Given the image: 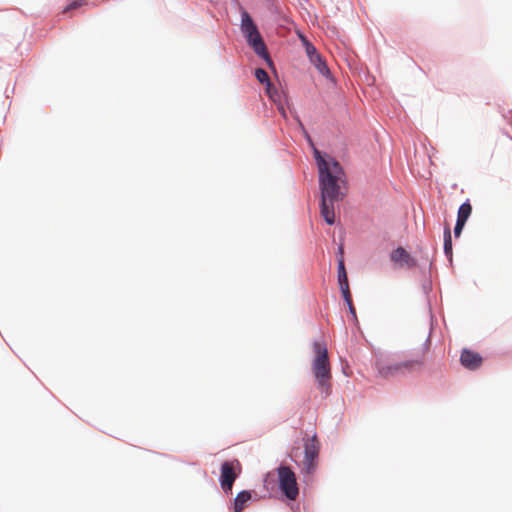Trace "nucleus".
<instances>
[{
    "label": "nucleus",
    "instance_id": "nucleus-1",
    "mask_svg": "<svg viewBox=\"0 0 512 512\" xmlns=\"http://www.w3.org/2000/svg\"><path fill=\"white\" fill-rule=\"evenodd\" d=\"M315 158L319 170V185L321 198L329 199L330 202H339L345 196L343 191L345 185V173L343 168L333 158L325 159L315 149Z\"/></svg>",
    "mask_w": 512,
    "mask_h": 512
},
{
    "label": "nucleus",
    "instance_id": "nucleus-2",
    "mask_svg": "<svg viewBox=\"0 0 512 512\" xmlns=\"http://www.w3.org/2000/svg\"><path fill=\"white\" fill-rule=\"evenodd\" d=\"M427 351L428 345L424 344L423 347L415 352L411 357L404 359L395 360L377 357L375 361L377 375L383 379H391L419 372L425 365Z\"/></svg>",
    "mask_w": 512,
    "mask_h": 512
},
{
    "label": "nucleus",
    "instance_id": "nucleus-3",
    "mask_svg": "<svg viewBox=\"0 0 512 512\" xmlns=\"http://www.w3.org/2000/svg\"><path fill=\"white\" fill-rule=\"evenodd\" d=\"M314 358L311 363L312 372L317 383L318 389L325 397L330 395L331 385V365L328 357L327 346L323 342H314L312 345Z\"/></svg>",
    "mask_w": 512,
    "mask_h": 512
},
{
    "label": "nucleus",
    "instance_id": "nucleus-4",
    "mask_svg": "<svg viewBox=\"0 0 512 512\" xmlns=\"http://www.w3.org/2000/svg\"><path fill=\"white\" fill-rule=\"evenodd\" d=\"M241 30L246 37L248 44L253 48L255 53L258 56L269 60L266 45L257 29V26L246 11L242 12Z\"/></svg>",
    "mask_w": 512,
    "mask_h": 512
},
{
    "label": "nucleus",
    "instance_id": "nucleus-5",
    "mask_svg": "<svg viewBox=\"0 0 512 512\" xmlns=\"http://www.w3.org/2000/svg\"><path fill=\"white\" fill-rule=\"evenodd\" d=\"M277 473L281 491L289 500H296L299 495V488L295 473L288 466L278 467Z\"/></svg>",
    "mask_w": 512,
    "mask_h": 512
},
{
    "label": "nucleus",
    "instance_id": "nucleus-6",
    "mask_svg": "<svg viewBox=\"0 0 512 512\" xmlns=\"http://www.w3.org/2000/svg\"><path fill=\"white\" fill-rule=\"evenodd\" d=\"M320 444L317 437L307 439L304 444V460L302 463V472L305 474H312L317 466V459L319 455Z\"/></svg>",
    "mask_w": 512,
    "mask_h": 512
},
{
    "label": "nucleus",
    "instance_id": "nucleus-7",
    "mask_svg": "<svg viewBox=\"0 0 512 512\" xmlns=\"http://www.w3.org/2000/svg\"><path fill=\"white\" fill-rule=\"evenodd\" d=\"M241 467L238 460L225 461L221 465V487L224 492L230 493L232 491L233 484L240 473Z\"/></svg>",
    "mask_w": 512,
    "mask_h": 512
},
{
    "label": "nucleus",
    "instance_id": "nucleus-8",
    "mask_svg": "<svg viewBox=\"0 0 512 512\" xmlns=\"http://www.w3.org/2000/svg\"><path fill=\"white\" fill-rule=\"evenodd\" d=\"M391 261L400 268H413L416 266V260L402 247H398L391 253Z\"/></svg>",
    "mask_w": 512,
    "mask_h": 512
},
{
    "label": "nucleus",
    "instance_id": "nucleus-9",
    "mask_svg": "<svg viewBox=\"0 0 512 512\" xmlns=\"http://www.w3.org/2000/svg\"><path fill=\"white\" fill-rule=\"evenodd\" d=\"M460 362L465 368L475 370L481 366L482 357L476 352L464 349L460 356Z\"/></svg>",
    "mask_w": 512,
    "mask_h": 512
},
{
    "label": "nucleus",
    "instance_id": "nucleus-10",
    "mask_svg": "<svg viewBox=\"0 0 512 512\" xmlns=\"http://www.w3.org/2000/svg\"><path fill=\"white\" fill-rule=\"evenodd\" d=\"M329 199L321 198V215L327 224L333 225L335 223L334 204Z\"/></svg>",
    "mask_w": 512,
    "mask_h": 512
},
{
    "label": "nucleus",
    "instance_id": "nucleus-11",
    "mask_svg": "<svg viewBox=\"0 0 512 512\" xmlns=\"http://www.w3.org/2000/svg\"><path fill=\"white\" fill-rule=\"evenodd\" d=\"M251 500V493L249 491H241L237 494L234 499V512H242L247 504Z\"/></svg>",
    "mask_w": 512,
    "mask_h": 512
},
{
    "label": "nucleus",
    "instance_id": "nucleus-12",
    "mask_svg": "<svg viewBox=\"0 0 512 512\" xmlns=\"http://www.w3.org/2000/svg\"><path fill=\"white\" fill-rule=\"evenodd\" d=\"M310 61L314 64L316 69L325 77L329 78L331 76L330 70L327 67L326 62L322 59L321 55H314Z\"/></svg>",
    "mask_w": 512,
    "mask_h": 512
},
{
    "label": "nucleus",
    "instance_id": "nucleus-13",
    "mask_svg": "<svg viewBox=\"0 0 512 512\" xmlns=\"http://www.w3.org/2000/svg\"><path fill=\"white\" fill-rule=\"evenodd\" d=\"M471 212H472V206L469 203V201H466L458 209L457 222H461V223L465 224L467 219L471 215Z\"/></svg>",
    "mask_w": 512,
    "mask_h": 512
},
{
    "label": "nucleus",
    "instance_id": "nucleus-14",
    "mask_svg": "<svg viewBox=\"0 0 512 512\" xmlns=\"http://www.w3.org/2000/svg\"><path fill=\"white\" fill-rule=\"evenodd\" d=\"M444 252L449 260L452 259V238L450 227L446 226L444 229Z\"/></svg>",
    "mask_w": 512,
    "mask_h": 512
},
{
    "label": "nucleus",
    "instance_id": "nucleus-15",
    "mask_svg": "<svg viewBox=\"0 0 512 512\" xmlns=\"http://www.w3.org/2000/svg\"><path fill=\"white\" fill-rule=\"evenodd\" d=\"M266 93L268 97L275 103L280 102L281 94L279 91L272 85V83H268L266 87Z\"/></svg>",
    "mask_w": 512,
    "mask_h": 512
},
{
    "label": "nucleus",
    "instance_id": "nucleus-16",
    "mask_svg": "<svg viewBox=\"0 0 512 512\" xmlns=\"http://www.w3.org/2000/svg\"><path fill=\"white\" fill-rule=\"evenodd\" d=\"M348 281L345 265L343 259H339L338 261V282L339 284L345 283Z\"/></svg>",
    "mask_w": 512,
    "mask_h": 512
},
{
    "label": "nucleus",
    "instance_id": "nucleus-17",
    "mask_svg": "<svg viewBox=\"0 0 512 512\" xmlns=\"http://www.w3.org/2000/svg\"><path fill=\"white\" fill-rule=\"evenodd\" d=\"M255 77L260 83L266 84V86L268 85V83H271L269 80L268 73L262 68H258L255 70Z\"/></svg>",
    "mask_w": 512,
    "mask_h": 512
},
{
    "label": "nucleus",
    "instance_id": "nucleus-18",
    "mask_svg": "<svg viewBox=\"0 0 512 512\" xmlns=\"http://www.w3.org/2000/svg\"><path fill=\"white\" fill-rule=\"evenodd\" d=\"M340 286V289H341V292H342V295H343V298L345 300L346 303H350V300H352V297H351V293H350V290H349V283L348 281L345 282V283H341L339 284Z\"/></svg>",
    "mask_w": 512,
    "mask_h": 512
},
{
    "label": "nucleus",
    "instance_id": "nucleus-19",
    "mask_svg": "<svg viewBox=\"0 0 512 512\" xmlns=\"http://www.w3.org/2000/svg\"><path fill=\"white\" fill-rule=\"evenodd\" d=\"M85 4H86V1H85V0H75V1L71 2L69 5H67V6L63 9L62 13H63V14H66V13H68L69 11L74 10V9H77V8H79V7H81V6L85 5Z\"/></svg>",
    "mask_w": 512,
    "mask_h": 512
},
{
    "label": "nucleus",
    "instance_id": "nucleus-20",
    "mask_svg": "<svg viewBox=\"0 0 512 512\" xmlns=\"http://www.w3.org/2000/svg\"><path fill=\"white\" fill-rule=\"evenodd\" d=\"M305 45H306V52H307V55L309 56V59H312V56H314V55H318L315 47L312 44L305 41Z\"/></svg>",
    "mask_w": 512,
    "mask_h": 512
},
{
    "label": "nucleus",
    "instance_id": "nucleus-21",
    "mask_svg": "<svg viewBox=\"0 0 512 512\" xmlns=\"http://www.w3.org/2000/svg\"><path fill=\"white\" fill-rule=\"evenodd\" d=\"M464 225H465L464 223L456 221V225H455V228H454V234H455L456 237L460 236Z\"/></svg>",
    "mask_w": 512,
    "mask_h": 512
},
{
    "label": "nucleus",
    "instance_id": "nucleus-22",
    "mask_svg": "<svg viewBox=\"0 0 512 512\" xmlns=\"http://www.w3.org/2000/svg\"><path fill=\"white\" fill-rule=\"evenodd\" d=\"M347 305L349 307L350 312L353 314V316H355V308L353 306L352 300H350V303H347Z\"/></svg>",
    "mask_w": 512,
    "mask_h": 512
},
{
    "label": "nucleus",
    "instance_id": "nucleus-23",
    "mask_svg": "<svg viewBox=\"0 0 512 512\" xmlns=\"http://www.w3.org/2000/svg\"><path fill=\"white\" fill-rule=\"evenodd\" d=\"M278 109H279V111L281 112V114H282L283 116H285V109H284V107H283L281 104H279Z\"/></svg>",
    "mask_w": 512,
    "mask_h": 512
}]
</instances>
